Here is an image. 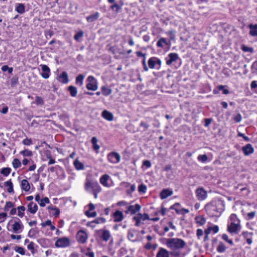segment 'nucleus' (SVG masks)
Returning <instances> with one entry per match:
<instances>
[{"instance_id":"5fc2aeb1","label":"nucleus","mask_w":257,"mask_h":257,"mask_svg":"<svg viewBox=\"0 0 257 257\" xmlns=\"http://www.w3.org/2000/svg\"><path fill=\"white\" fill-rule=\"evenodd\" d=\"M222 238L230 244H233V241L231 239H228V235L226 234H223L222 235Z\"/></svg>"},{"instance_id":"393cba45","label":"nucleus","mask_w":257,"mask_h":257,"mask_svg":"<svg viewBox=\"0 0 257 257\" xmlns=\"http://www.w3.org/2000/svg\"><path fill=\"white\" fill-rule=\"evenodd\" d=\"M134 220L136 221V225L139 226L141 224V221L145 220V216L141 214H138L137 216L134 217Z\"/></svg>"},{"instance_id":"69168bd1","label":"nucleus","mask_w":257,"mask_h":257,"mask_svg":"<svg viewBox=\"0 0 257 257\" xmlns=\"http://www.w3.org/2000/svg\"><path fill=\"white\" fill-rule=\"evenodd\" d=\"M32 141L31 139L26 138L23 141V144L25 145L29 146L32 144Z\"/></svg>"},{"instance_id":"13d9d810","label":"nucleus","mask_w":257,"mask_h":257,"mask_svg":"<svg viewBox=\"0 0 257 257\" xmlns=\"http://www.w3.org/2000/svg\"><path fill=\"white\" fill-rule=\"evenodd\" d=\"M225 86L224 85H219L217 88L219 90H223V93L224 94H228L229 93V90L226 89H224Z\"/></svg>"},{"instance_id":"a19ab883","label":"nucleus","mask_w":257,"mask_h":257,"mask_svg":"<svg viewBox=\"0 0 257 257\" xmlns=\"http://www.w3.org/2000/svg\"><path fill=\"white\" fill-rule=\"evenodd\" d=\"M11 171V169L10 168H4L1 170V173L5 176H8L10 174Z\"/></svg>"},{"instance_id":"58836bf2","label":"nucleus","mask_w":257,"mask_h":257,"mask_svg":"<svg viewBox=\"0 0 257 257\" xmlns=\"http://www.w3.org/2000/svg\"><path fill=\"white\" fill-rule=\"evenodd\" d=\"M226 246L222 242H220L217 247V250L219 252H223L226 250Z\"/></svg>"},{"instance_id":"423d86ee","label":"nucleus","mask_w":257,"mask_h":257,"mask_svg":"<svg viewBox=\"0 0 257 257\" xmlns=\"http://www.w3.org/2000/svg\"><path fill=\"white\" fill-rule=\"evenodd\" d=\"M69 239L67 237L59 238L56 240L55 243V246L58 247H65L69 246Z\"/></svg>"},{"instance_id":"4d7b16f0","label":"nucleus","mask_w":257,"mask_h":257,"mask_svg":"<svg viewBox=\"0 0 257 257\" xmlns=\"http://www.w3.org/2000/svg\"><path fill=\"white\" fill-rule=\"evenodd\" d=\"M157 245L156 244H151V243H148L146 244V249H155L157 247Z\"/></svg>"},{"instance_id":"f3484780","label":"nucleus","mask_w":257,"mask_h":257,"mask_svg":"<svg viewBox=\"0 0 257 257\" xmlns=\"http://www.w3.org/2000/svg\"><path fill=\"white\" fill-rule=\"evenodd\" d=\"M101 115L104 118L108 121H112L113 119L112 113L106 110L102 111Z\"/></svg>"},{"instance_id":"f8f14e48","label":"nucleus","mask_w":257,"mask_h":257,"mask_svg":"<svg viewBox=\"0 0 257 257\" xmlns=\"http://www.w3.org/2000/svg\"><path fill=\"white\" fill-rule=\"evenodd\" d=\"M242 151L244 156H247L253 154L254 150L251 144H247L242 147Z\"/></svg>"},{"instance_id":"bb28decb","label":"nucleus","mask_w":257,"mask_h":257,"mask_svg":"<svg viewBox=\"0 0 257 257\" xmlns=\"http://www.w3.org/2000/svg\"><path fill=\"white\" fill-rule=\"evenodd\" d=\"M22 189L25 191H28L30 189V185L27 180L23 179L21 182Z\"/></svg>"},{"instance_id":"39448f33","label":"nucleus","mask_w":257,"mask_h":257,"mask_svg":"<svg viewBox=\"0 0 257 257\" xmlns=\"http://www.w3.org/2000/svg\"><path fill=\"white\" fill-rule=\"evenodd\" d=\"M149 67L151 69L159 70L161 67V61L156 57H152L148 60Z\"/></svg>"},{"instance_id":"9d476101","label":"nucleus","mask_w":257,"mask_h":257,"mask_svg":"<svg viewBox=\"0 0 257 257\" xmlns=\"http://www.w3.org/2000/svg\"><path fill=\"white\" fill-rule=\"evenodd\" d=\"M77 239L78 241L81 243H84L86 242L87 235L85 231L83 230H79L77 234Z\"/></svg>"},{"instance_id":"c03bdc74","label":"nucleus","mask_w":257,"mask_h":257,"mask_svg":"<svg viewBox=\"0 0 257 257\" xmlns=\"http://www.w3.org/2000/svg\"><path fill=\"white\" fill-rule=\"evenodd\" d=\"M197 159L200 162H205L208 159V157L206 155H199L197 157Z\"/></svg>"},{"instance_id":"f704fd0d","label":"nucleus","mask_w":257,"mask_h":257,"mask_svg":"<svg viewBox=\"0 0 257 257\" xmlns=\"http://www.w3.org/2000/svg\"><path fill=\"white\" fill-rule=\"evenodd\" d=\"M74 165L78 170H83L84 168L83 164L77 160L74 162Z\"/></svg>"},{"instance_id":"6e6552de","label":"nucleus","mask_w":257,"mask_h":257,"mask_svg":"<svg viewBox=\"0 0 257 257\" xmlns=\"http://www.w3.org/2000/svg\"><path fill=\"white\" fill-rule=\"evenodd\" d=\"M107 158L108 161L112 163H117L120 161V155L115 152H112L108 155Z\"/></svg>"},{"instance_id":"dca6fc26","label":"nucleus","mask_w":257,"mask_h":257,"mask_svg":"<svg viewBox=\"0 0 257 257\" xmlns=\"http://www.w3.org/2000/svg\"><path fill=\"white\" fill-rule=\"evenodd\" d=\"M169 45V42L164 38H161L157 43V46L159 48H164L165 46Z\"/></svg>"},{"instance_id":"72a5a7b5","label":"nucleus","mask_w":257,"mask_h":257,"mask_svg":"<svg viewBox=\"0 0 257 257\" xmlns=\"http://www.w3.org/2000/svg\"><path fill=\"white\" fill-rule=\"evenodd\" d=\"M68 90L72 97H75L76 96L77 93L76 87L73 86H69L68 88Z\"/></svg>"},{"instance_id":"5701e85b","label":"nucleus","mask_w":257,"mask_h":257,"mask_svg":"<svg viewBox=\"0 0 257 257\" xmlns=\"http://www.w3.org/2000/svg\"><path fill=\"white\" fill-rule=\"evenodd\" d=\"M38 210V206L34 202H30L28 205V210L31 213H35Z\"/></svg>"},{"instance_id":"473e14b6","label":"nucleus","mask_w":257,"mask_h":257,"mask_svg":"<svg viewBox=\"0 0 257 257\" xmlns=\"http://www.w3.org/2000/svg\"><path fill=\"white\" fill-rule=\"evenodd\" d=\"M105 222V219L103 217H98L95 219L94 221L88 222L87 225H91L92 223L99 224L101 223H104Z\"/></svg>"},{"instance_id":"8fccbe9b","label":"nucleus","mask_w":257,"mask_h":257,"mask_svg":"<svg viewBox=\"0 0 257 257\" xmlns=\"http://www.w3.org/2000/svg\"><path fill=\"white\" fill-rule=\"evenodd\" d=\"M2 70L3 72H6L7 71H8L9 73L11 74L13 72V69L12 67H9L7 65H4L2 67Z\"/></svg>"},{"instance_id":"2eb2a0df","label":"nucleus","mask_w":257,"mask_h":257,"mask_svg":"<svg viewBox=\"0 0 257 257\" xmlns=\"http://www.w3.org/2000/svg\"><path fill=\"white\" fill-rule=\"evenodd\" d=\"M41 68L43 70V73L41 74L42 76L45 79L48 78L50 72L49 68L46 65H42Z\"/></svg>"},{"instance_id":"c756f323","label":"nucleus","mask_w":257,"mask_h":257,"mask_svg":"<svg viewBox=\"0 0 257 257\" xmlns=\"http://www.w3.org/2000/svg\"><path fill=\"white\" fill-rule=\"evenodd\" d=\"M102 93L104 96H108L112 92V90L106 86H103L101 88Z\"/></svg>"},{"instance_id":"e2e57ef3","label":"nucleus","mask_w":257,"mask_h":257,"mask_svg":"<svg viewBox=\"0 0 257 257\" xmlns=\"http://www.w3.org/2000/svg\"><path fill=\"white\" fill-rule=\"evenodd\" d=\"M85 215L87 217H94L96 216L97 213L96 212H90L89 211H86L85 212Z\"/></svg>"},{"instance_id":"09e8293b","label":"nucleus","mask_w":257,"mask_h":257,"mask_svg":"<svg viewBox=\"0 0 257 257\" xmlns=\"http://www.w3.org/2000/svg\"><path fill=\"white\" fill-rule=\"evenodd\" d=\"M20 153L21 154H22L24 156H27V157L32 156L33 155L32 151H29L28 150H23L22 152H21Z\"/></svg>"},{"instance_id":"cd10ccee","label":"nucleus","mask_w":257,"mask_h":257,"mask_svg":"<svg viewBox=\"0 0 257 257\" xmlns=\"http://www.w3.org/2000/svg\"><path fill=\"white\" fill-rule=\"evenodd\" d=\"M87 89L92 91H95L98 89L96 81H94L93 83H88L86 85Z\"/></svg>"},{"instance_id":"1a4fd4ad","label":"nucleus","mask_w":257,"mask_h":257,"mask_svg":"<svg viewBox=\"0 0 257 257\" xmlns=\"http://www.w3.org/2000/svg\"><path fill=\"white\" fill-rule=\"evenodd\" d=\"M173 194V191L170 188L163 189L160 193V197L162 200L165 199Z\"/></svg>"},{"instance_id":"338daca9","label":"nucleus","mask_w":257,"mask_h":257,"mask_svg":"<svg viewBox=\"0 0 257 257\" xmlns=\"http://www.w3.org/2000/svg\"><path fill=\"white\" fill-rule=\"evenodd\" d=\"M170 254L172 257H179L180 255V252L174 250L171 251Z\"/></svg>"},{"instance_id":"4468645a","label":"nucleus","mask_w":257,"mask_h":257,"mask_svg":"<svg viewBox=\"0 0 257 257\" xmlns=\"http://www.w3.org/2000/svg\"><path fill=\"white\" fill-rule=\"evenodd\" d=\"M180 205L179 203H175L174 205L172 206L170 208L172 209H175L176 212L178 214H185L186 213H188L189 212V210L187 209L182 208L181 209H178L177 208Z\"/></svg>"},{"instance_id":"0eeeda50","label":"nucleus","mask_w":257,"mask_h":257,"mask_svg":"<svg viewBox=\"0 0 257 257\" xmlns=\"http://www.w3.org/2000/svg\"><path fill=\"white\" fill-rule=\"evenodd\" d=\"M179 59L178 55L176 53H171L165 58L166 64L171 65L173 62L176 61Z\"/></svg>"},{"instance_id":"0e129e2a","label":"nucleus","mask_w":257,"mask_h":257,"mask_svg":"<svg viewBox=\"0 0 257 257\" xmlns=\"http://www.w3.org/2000/svg\"><path fill=\"white\" fill-rule=\"evenodd\" d=\"M7 216V214L5 212L0 213V222H4Z\"/></svg>"},{"instance_id":"b1692460","label":"nucleus","mask_w":257,"mask_h":257,"mask_svg":"<svg viewBox=\"0 0 257 257\" xmlns=\"http://www.w3.org/2000/svg\"><path fill=\"white\" fill-rule=\"evenodd\" d=\"M59 78L61 79L59 80L60 82L62 83L66 84L68 82V76L66 72L64 71L61 73L59 76Z\"/></svg>"},{"instance_id":"c85d7f7f","label":"nucleus","mask_w":257,"mask_h":257,"mask_svg":"<svg viewBox=\"0 0 257 257\" xmlns=\"http://www.w3.org/2000/svg\"><path fill=\"white\" fill-rule=\"evenodd\" d=\"M110 237V234L108 230H102V234L101 236V238L103 240L105 241H107Z\"/></svg>"},{"instance_id":"f03ea898","label":"nucleus","mask_w":257,"mask_h":257,"mask_svg":"<svg viewBox=\"0 0 257 257\" xmlns=\"http://www.w3.org/2000/svg\"><path fill=\"white\" fill-rule=\"evenodd\" d=\"M241 229L240 220L235 214H231L227 223V231L231 234H238Z\"/></svg>"},{"instance_id":"a18cd8bd","label":"nucleus","mask_w":257,"mask_h":257,"mask_svg":"<svg viewBox=\"0 0 257 257\" xmlns=\"http://www.w3.org/2000/svg\"><path fill=\"white\" fill-rule=\"evenodd\" d=\"M18 215L22 217L24 216V213L23 212L25 210V207L24 206H20L18 207Z\"/></svg>"},{"instance_id":"9b49d317","label":"nucleus","mask_w":257,"mask_h":257,"mask_svg":"<svg viewBox=\"0 0 257 257\" xmlns=\"http://www.w3.org/2000/svg\"><path fill=\"white\" fill-rule=\"evenodd\" d=\"M198 199L203 200L207 197V192L202 188H199L196 190Z\"/></svg>"},{"instance_id":"4be33fe9","label":"nucleus","mask_w":257,"mask_h":257,"mask_svg":"<svg viewBox=\"0 0 257 257\" xmlns=\"http://www.w3.org/2000/svg\"><path fill=\"white\" fill-rule=\"evenodd\" d=\"M113 218L115 222L121 221L123 218L122 212L118 210L115 211L113 213Z\"/></svg>"},{"instance_id":"20e7f679","label":"nucleus","mask_w":257,"mask_h":257,"mask_svg":"<svg viewBox=\"0 0 257 257\" xmlns=\"http://www.w3.org/2000/svg\"><path fill=\"white\" fill-rule=\"evenodd\" d=\"M85 189L90 192L101 191V187L97 182H93L90 180L86 181L85 184Z\"/></svg>"},{"instance_id":"2f4dec72","label":"nucleus","mask_w":257,"mask_h":257,"mask_svg":"<svg viewBox=\"0 0 257 257\" xmlns=\"http://www.w3.org/2000/svg\"><path fill=\"white\" fill-rule=\"evenodd\" d=\"M109 179L108 175H102L100 179V182L104 186H107V180Z\"/></svg>"},{"instance_id":"864d4df0","label":"nucleus","mask_w":257,"mask_h":257,"mask_svg":"<svg viewBox=\"0 0 257 257\" xmlns=\"http://www.w3.org/2000/svg\"><path fill=\"white\" fill-rule=\"evenodd\" d=\"M49 203V199L48 197H45L41 200V202L40 203V205L42 207L45 206L46 203Z\"/></svg>"},{"instance_id":"6e6d98bb","label":"nucleus","mask_w":257,"mask_h":257,"mask_svg":"<svg viewBox=\"0 0 257 257\" xmlns=\"http://www.w3.org/2000/svg\"><path fill=\"white\" fill-rule=\"evenodd\" d=\"M12 207H13V204L11 201L7 202L5 207L4 208V210L5 211H8L9 208Z\"/></svg>"},{"instance_id":"603ef678","label":"nucleus","mask_w":257,"mask_h":257,"mask_svg":"<svg viewBox=\"0 0 257 257\" xmlns=\"http://www.w3.org/2000/svg\"><path fill=\"white\" fill-rule=\"evenodd\" d=\"M15 250L16 252L19 253L22 255H24L25 253V251L24 249L22 247L16 246L15 248Z\"/></svg>"},{"instance_id":"052dcab7","label":"nucleus","mask_w":257,"mask_h":257,"mask_svg":"<svg viewBox=\"0 0 257 257\" xmlns=\"http://www.w3.org/2000/svg\"><path fill=\"white\" fill-rule=\"evenodd\" d=\"M242 50L244 52H248L250 53H252L253 52V49L252 48L245 46H243L242 47Z\"/></svg>"},{"instance_id":"49530a36","label":"nucleus","mask_w":257,"mask_h":257,"mask_svg":"<svg viewBox=\"0 0 257 257\" xmlns=\"http://www.w3.org/2000/svg\"><path fill=\"white\" fill-rule=\"evenodd\" d=\"M35 102L37 105L44 104V100L43 98L38 96H36Z\"/></svg>"},{"instance_id":"c9c22d12","label":"nucleus","mask_w":257,"mask_h":257,"mask_svg":"<svg viewBox=\"0 0 257 257\" xmlns=\"http://www.w3.org/2000/svg\"><path fill=\"white\" fill-rule=\"evenodd\" d=\"M84 76L82 74L78 75L76 78V83L77 85H79L80 86L83 85Z\"/></svg>"},{"instance_id":"ddd939ff","label":"nucleus","mask_w":257,"mask_h":257,"mask_svg":"<svg viewBox=\"0 0 257 257\" xmlns=\"http://www.w3.org/2000/svg\"><path fill=\"white\" fill-rule=\"evenodd\" d=\"M242 235L243 238L246 239L247 243L248 244H251L252 243V236L253 235V233L252 232H248V231H243L242 232Z\"/></svg>"},{"instance_id":"de8ad7c7","label":"nucleus","mask_w":257,"mask_h":257,"mask_svg":"<svg viewBox=\"0 0 257 257\" xmlns=\"http://www.w3.org/2000/svg\"><path fill=\"white\" fill-rule=\"evenodd\" d=\"M233 119L235 122H239L242 119V116L239 113H238L233 115Z\"/></svg>"},{"instance_id":"3c124183","label":"nucleus","mask_w":257,"mask_h":257,"mask_svg":"<svg viewBox=\"0 0 257 257\" xmlns=\"http://www.w3.org/2000/svg\"><path fill=\"white\" fill-rule=\"evenodd\" d=\"M84 33L82 31H80L74 35V38L76 41H79V39L83 36Z\"/></svg>"},{"instance_id":"aec40b11","label":"nucleus","mask_w":257,"mask_h":257,"mask_svg":"<svg viewBox=\"0 0 257 257\" xmlns=\"http://www.w3.org/2000/svg\"><path fill=\"white\" fill-rule=\"evenodd\" d=\"M248 28L250 29V35L252 37H257V24H250L248 25Z\"/></svg>"},{"instance_id":"412c9836","label":"nucleus","mask_w":257,"mask_h":257,"mask_svg":"<svg viewBox=\"0 0 257 257\" xmlns=\"http://www.w3.org/2000/svg\"><path fill=\"white\" fill-rule=\"evenodd\" d=\"M157 257H169V252L164 248H160L157 254Z\"/></svg>"},{"instance_id":"4c0bfd02","label":"nucleus","mask_w":257,"mask_h":257,"mask_svg":"<svg viewBox=\"0 0 257 257\" xmlns=\"http://www.w3.org/2000/svg\"><path fill=\"white\" fill-rule=\"evenodd\" d=\"M25 8L23 4H19L16 8V11L20 14H23L25 12Z\"/></svg>"},{"instance_id":"a878e982","label":"nucleus","mask_w":257,"mask_h":257,"mask_svg":"<svg viewBox=\"0 0 257 257\" xmlns=\"http://www.w3.org/2000/svg\"><path fill=\"white\" fill-rule=\"evenodd\" d=\"M196 223L199 226L203 225L206 222L205 218L202 216H196L195 218Z\"/></svg>"},{"instance_id":"bf43d9fd","label":"nucleus","mask_w":257,"mask_h":257,"mask_svg":"<svg viewBox=\"0 0 257 257\" xmlns=\"http://www.w3.org/2000/svg\"><path fill=\"white\" fill-rule=\"evenodd\" d=\"M251 69L252 73H257V61H255L253 62Z\"/></svg>"},{"instance_id":"e433bc0d","label":"nucleus","mask_w":257,"mask_h":257,"mask_svg":"<svg viewBox=\"0 0 257 257\" xmlns=\"http://www.w3.org/2000/svg\"><path fill=\"white\" fill-rule=\"evenodd\" d=\"M5 186L9 187L7 191L9 193H12L14 191L13 185L11 180H9L5 182Z\"/></svg>"},{"instance_id":"37998d69","label":"nucleus","mask_w":257,"mask_h":257,"mask_svg":"<svg viewBox=\"0 0 257 257\" xmlns=\"http://www.w3.org/2000/svg\"><path fill=\"white\" fill-rule=\"evenodd\" d=\"M127 237L128 239L132 241H135L136 240L135 237L134 233L133 231L129 230L128 232Z\"/></svg>"},{"instance_id":"7ed1b4c3","label":"nucleus","mask_w":257,"mask_h":257,"mask_svg":"<svg viewBox=\"0 0 257 257\" xmlns=\"http://www.w3.org/2000/svg\"><path fill=\"white\" fill-rule=\"evenodd\" d=\"M166 245L168 247L171 249H180L184 247L186 245V242L182 239L173 238L167 239Z\"/></svg>"},{"instance_id":"680f3d73","label":"nucleus","mask_w":257,"mask_h":257,"mask_svg":"<svg viewBox=\"0 0 257 257\" xmlns=\"http://www.w3.org/2000/svg\"><path fill=\"white\" fill-rule=\"evenodd\" d=\"M256 214L255 211L249 212L247 214V219L250 220L253 219Z\"/></svg>"},{"instance_id":"f257e3e1","label":"nucleus","mask_w":257,"mask_h":257,"mask_svg":"<svg viewBox=\"0 0 257 257\" xmlns=\"http://www.w3.org/2000/svg\"><path fill=\"white\" fill-rule=\"evenodd\" d=\"M205 209L210 216H219L224 210L223 202L218 200L206 205Z\"/></svg>"},{"instance_id":"7c9ffc66","label":"nucleus","mask_w":257,"mask_h":257,"mask_svg":"<svg viewBox=\"0 0 257 257\" xmlns=\"http://www.w3.org/2000/svg\"><path fill=\"white\" fill-rule=\"evenodd\" d=\"M98 16L99 13L98 12H96L93 15H91L88 16L86 19L88 22H92L98 19Z\"/></svg>"},{"instance_id":"a211bd4d","label":"nucleus","mask_w":257,"mask_h":257,"mask_svg":"<svg viewBox=\"0 0 257 257\" xmlns=\"http://www.w3.org/2000/svg\"><path fill=\"white\" fill-rule=\"evenodd\" d=\"M141 209V206L137 204L135 205H130L128 206L127 211L131 214H135L137 211H139Z\"/></svg>"},{"instance_id":"ea45409f","label":"nucleus","mask_w":257,"mask_h":257,"mask_svg":"<svg viewBox=\"0 0 257 257\" xmlns=\"http://www.w3.org/2000/svg\"><path fill=\"white\" fill-rule=\"evenodd\" d=\"M12 164L13 167L15 169L18 168L21 166L20 161L17 158H15L13 160Z\"/></svg>"},{"instance_id":"774afa93","label":"nucleus","mask_w":257,"mask_h":257,"mask_svg":"<svg viewBox=\"0 0 257 257\" xmlns=\"http://www.w3.org/2000/svg\"><path fill=\"white\" fill-rule=\"evenodd\" d=\"M203 231L201 229H197L196 231V235L199 239L202 236Z\"/></svg>"},{"instance_id":"79ce46f5","label":"nucleus","mask_w":257,"mask_h":257,"mask_svg":"<svg viewBox=\"0 0 257 257\" xmlns=\"http://www.w3.org/2000/svg\"><path fill=\"white\" fill-rule=\"evenodd\" d=\"M166 34L169 37L170 40H174L175 38V31L174 30H170L166 32Z\"/></svg>"},{"instance_id":"6ab92c4d","label":"nucleus","mask_w":257,"mask_h":257,"mask_svg":"<svg viewBox=\"0 0 257 257\" xmlns=\"http://www.w3.org/2000/svg\"><path fill=\"white\" fill-rule=\"evenodd\" d=\"M23 228V225L19 222H15L13 225V230L14 233H18L20 232Z\"/></svg>"}]
</instances>
